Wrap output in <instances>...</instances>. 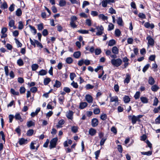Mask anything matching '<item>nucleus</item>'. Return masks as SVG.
<instances>
[{"label": "nucleus", "mask_w": 160, "mask_h": 160, "mask_svg": "<svg viewBox=\"0 0 160 160\" xmlns=\"http://www.w3.org/2000/svg\"><path fill=\"white\" fill-rule=\"evenodd\" d=\"M111 62L112 65L114 67H118L122 64V60L120 58L112 59L111 60Z\"/></svg>", "instance_id": "obj_1"}, {"label": "nucleus", "mask_w": 160, "mask_h": 160, "mask_svg": "<svg viewBox=\"0 0 160 160\" xmlns=\"http://www.w3.org/2000/svg\"><path fill=\"white\" fill-rule=\"evenodd\" d=\"M110 99L111 105L113 107H114L118 104V98L117 96L111 97Z\"/></svg>", "instance_id": "obj_2"}, {"label": "nucleus", "mask_w": 160, "mask_h": 160, "mask_svg": "<svg viewBox=\"0 0 160 160\" xmlns=\"http://www.w3.org/2000/svg\"><path fill=\"white\" fill-rule=\"evenodd\" d=\"M77 19V17L75 16H72L70 18V25L71 27L75 28L77 27L75 22Z\"/></svg>", "instance_id": "obj_3"}, {"label": "nucleus", "mask_w": 160, "mask_h": 160, "mask_svg": "<svg viewBox=\"0 0 160 160\" xmlns=\"http://www.w3.org/2000/svg\"><path fill=\"white\" fill-rule=\"evenodd\" d=\"M58 140V138L57 137L52 139L50 142V145L49 147L50 149L53 148L55 147L57 143Z\"/></svg>", "instance_id": "obj_4"}, {"label": "nucleus", "mask_w": 160, "mask_h": 160, "mask_svg": "<svg viewBox=\"0 0 160 160\" xmlns=\"http://www.w3.org/2000/svg\"><path fill=\"white\" fill-rule=\"evenodd\" d=\"M96 29L97 31L96 33L97 35L100 36L101 35L103 34L104 28L102 26L96 27Z\"/></svg>", "instance_id": "obj_5"}, {"label": "nucleus", "mask_w": 160, "mask_h": 160, "mask_svg": "<svg viewBox=\"0 0 160 160\" xmlns=\"http://www.w3.org/2000/svg\"><path fill=\"white\" fill-rule=\"evenodd\" d=\"M115 2V0H103L102 2V6L103 7H106L107 4H110V3H114Z\"/></svg>", "instance_id": "obj_6"}, {"label": "nucleus", "mask_w": 160, "mask_h": 160, "mask_svg": "<svg viewBox=\"0 0 160 160\" xmlns=\"http://www.w3.org/2000/svg\"><path fill=\"white\" fill-rule=\"evenodd\" d=\"M147 40L148 41V46H153L154 44V40L150 36H148L147 37Z\"/></svg>", "instance_id": "obj_7"}, {"label": "nucleus", "mask_w": 160, "mask_h": 160, "mask_svg": "<svg viewBox=\"0 0 160 160\" xmlns=\"http://www.w3.org/2000/svg\"><path fill=\"white\" fill-rule=\"evenodd\" d=\"M85 99L89 103H91L92 102L93 99L92 96L89 94H87L85 96Z\"/></svg>", "instance_id": "obj_8"}, {"label": "nucleus", "mask_w": 160, "mask_h": 160, "mask_svg": "<svg viewBox=\"0 0 160 160\" xmlns=\"http://www.w3.org/2000/svg\"><path fill=\"white\" fill-rule=\"evenodd\" d=\"M73 112L71 111H69L66 114L67 117L69 119L72 120L73 119Z\"/></svg>", "instance_id": "obj_9"}, {"label": "nucleus", "mask_w": 160, "mask_h": 160, "mask_svg": "<svg viewBox=\"0 0 160 160\" xmlns=\"http://www.w3.org/2000/svg\"><path fill=\"white\" fill-rule=\"evenodd\" d=\"M14 117L16 120H18L21 122H22L23 121V119L21 117V116L19 113H16Z\"/></svg>", "instance_id": "obj_10"}, {"label": "nucleus", "mask_w": 160, "mask_h": 160, "mask_svg": "<svg viewBox=\"0 0 160 160\" xmlns=\"http://www.w3.org/2000/svg\"><path fill=\"white\" fill-rule=\"evenodd\" d=\"M96 132V130L92 128H91L88 131L89 134L92 136L95 135Z\"/></svg>", "instance_id": "obj_11"}, {"label": "nucleus", "mask_w": 160, "mask_h": 160, "mask_svg": "<svg viewBox=\"0 0 160 160\" xmlns=\"http://www.w3.org/2000/svg\"><path fill=\"white\" fill-rule=\"evenodd\" d=\"M132 118V122L133 124H135L136 121L138 120V118H137L136 116L133 115L132 116L131 115L129 116V118Z\"/></svg>", "instance_id": "obj_12"}, {"label": "nucleus", "mask_w": 160, "mask_h": 160, "mask_svg": "<svg viewBox=\"0 0 160 160\" xmlns=\"http://www.w3.org/2000/svg\"><path fill=\"white\" fill-rule=\"evenodd\" d=\"M98 122L97 119L96 118H93L92 120V125L93 127H95L97 126Z\"/></svg>", "instance_id": "obj_13"}, {"label": "nucleus", "mask_w": 160, "mask_h": 160, "mask_svg": "<svg viewBox=\"0 0 160 160\" xmlns=\"http://www.w3.org/2000/svg\"><path fill=\"white\" fill-rule=\"evenodd\" d=\"M131 79L130 75L128 73L126 74V77L124 81L125 83H128L130 81Z\"/></svg>", "instance_id": "obj_14"}, {"label": "nucleus", "mask_w": 160, "mask_h": 160, "mask_svg": "<svg viewBox=\"0 0 160 160\" xmlns=\"http://www.w3.org/2000/svg\"><path fill=\"white\" fill-rule=\"evenodd\" d=\"M35 122L32 121H30L27 122V125L28 127L30 128L32 126H35Z\"/></svg>", "instance_id": "obj_15"}, {"label": "nucleus", "mask_w": 160, "mask_h": 160, "mask_svg": "<svg viewBox=\"0 0 160 160\" xmlns=\"http://www.w3.org/2000/svg\"><path fill=\"white\" fill-rule=\"evenodd\" d=\"M112 52L113 53L117 54L119 53V50L116 46H114L112 48Z\"/></svg>", "instance_id": "obj_16"}, {"label": "nucleus", "mask_w": 160, "mask_h": 160, "mask_svg": "<svg viewBox=\"0 0 160 160\" xmlns=\"http://www.w3.org/2000/svg\"><path fill=\"white\" fill-rule=\"evenodd\" d=\"M88 105V104L86 102H82L80 103L79 108L81 109H83L86 107Z\"/></svg>", "instance_id": "obj_17"}, {"label": "nucleus", "mask_w": 160, "mask_h": 160, "mask_svg": "<svg viewBox=\"0 0 160 160\" xmlns=\"http://www.w3.org/2000/svg\"><path fill=\"white\" fill-rule=\"evenodd\" d=\"M117 22L119 26H122L123 21L122 18L120 17L118 18L117 20Z\"/></svg>", "instance_id": "obj_18"}, {"label": "nucleus", "mask_w": 160, "mask_h": 160, "mask_svg": "<svg viewBox=\"0 0 160 160\" xmlns=\"http://www.w3.org/2000/svg\"><path fill=\"white\" fill-rule=\"evenodd\" d=\"M47 73V72L45 70L42 69L38 72L39 75L44 76L46 75Z\"/></svg>", "instance_id": "obj_19"}, {"label": "nucleus", "mask_w": 160, "mask_h": 160, "mask_svg": "<svg viewBox=\"0 0 160 160\" xmlns=\"http://www.w3.org/2000/svg\"><path fill=\"white\" fill-rule=\"evenodd\" d=\"M81 55V52L80 51L75 52L73 54L74 57L76 58H79Z\"/></svg>", "instance_id": "obj_20"}, {"label": "nucleus", "mask_w": 160, "mask_h": 160, "mask_svg": "<svg viewBox=\"0 0 160 160\" xmlns=\"http://www.w3.org/2000/svg\"><path fill=\"white\" fill-rule=\"evenodd\" d=\"M140 99L143 103H146L148 102V99L145 97H142L140 98Z\"/></svg>", "instance_id": "obj_21"}, {"label": "nucleus", "mask_w": 160, "mask_h": 160, "mask_svg": "<svg viewBox=\"0 0 160 160\" xmlns=\"http://www.w3.org/2000/svg\"><path fill=\"white\" fill-rule=\"evenodd\" d=\"M148 82L149 84L152 85L154 83L155 81L152 77H150L149 78Z\"/></svg>", "instance_id": "obj_22"}, {"label": "nucleus", "mask_w": 160, "mask_h": 160, "mask_svg": "<svg viewBox=\"0 0 160 160\" xmlns=\"http://www.w3.org/2000/svg\"><path fill=\"white\" fill-rule=\"evenodd\" d=\"M11 93L14 95H19V92L18 91H15L13 88H11L10 89Z\"/></svg>", "instance_id": "obj_23"}, {"label": "nucleus", "mask_w": 160, "mask_h": 160, "mask_svg": "<svg viewBox=\"0 0 160 160\" xmlns=\"http://www.w3.org/2000/svg\"><path fill=\"white\" fill-rule=\"evenodd\" d=\"M124 102L126 103H128L130 100V98L128 96H125L123 98Z\"/></svg>", "instance_id": "obj_24"}, {"label": "nucleus", "mask_w": 160, "mask_h": 160, "mask_svg": "<svg viewBox=\"0 0 160 160\" xmlns=\"http://www.w3.org/2000/svg\"><path fill=\"white\" fill-rule=\"evenodd\" d=\"M8 7V4L5 1H4L0 6V8L3 9L7 8Z\"/></svg>", "instance_id": "obj_25"}, {"label": "nucleus", "mask_w": 160, "mask_h": 160, "mask_svg": "<svg viewBox=\"0 0 160 160\" xmlns=\"http://www.w3.org/2000/svg\"><path fill=\"white\" fill-rule=\"evenodd\" d=\"M38 65L37 64H32L31 66L32 70L35 71L38 68Z\"/></svg>", "instance_id": "obj_26"}, {"label": "nucleus", "mask_w": 160, "mask_h": 160, "mask_svg": "<svg viewBox=\"0 0 160 160\" xmlns=\"http://www.w3.org/2000/svg\"><path fill=\"white\" fill-rule=\"evenodd\" d=\"M159 88L158 86L156 85H153L151 87V90L154 92L157 91Z\"/></svg>", "instance_id": "obj_27"}, {"label": "nucleus", "mask_w": 160, "mask_h": 160, "mask_svg": "<svg viewBox=\"0 0 160 160\" xmlns=\"http://www.w3.org/2000/svg\"><path fill=\"white\" fill-rule=\"evenodd\" d=\"M98 17L102 19L103 20H107L108 18L107 16H105L103 14H100L98 15Z\"/></svg>", "instance_id": "obj_28"}, {"label": "nucleus", "mask_w": 160, "mask_h": 160, "mask_svg": "<svg viewBox=\"0 0 160 160\" xmlns=\"http://www.w3.org/2000/svg\"><path fill=\"white\" fill-rule=\"evenodd\" d=\"M115 41L114 39H112L109 41L108 45L109 46H112L115 45Z\"/></svg>", "instance_id": "obj_29"}, {"label": "nucleus", "mask_w": 160, "mask_h": 160, "mask_svg": "<svg viewBox=\"0 0 160 160\" xmlns=\"http://www.w3.org/2000/svg\"><path fill=\"white\" fill-rule=\"evenodd\" d=\"M50 81L51 80L49 78H45L43 82L44 85H48Z\"/></svg>", "instance_id": "obj_30"}, {"label": "nucleus", "mask_w": 160, "mask_h": 160, "mask_svg": "<svg viewBox=\"0 0 160 160\" xmlns=\"http://www.w3.org/2000/svg\"><path fill=\"white\" fill-rule=\"evenodd\" d=\"M61 86V82L58 81L56 80L55 84L53 86L54 87L58 88Z\"/></svg>", "instance_id": "obj_31"}, {"label": "nucleus", "mask_w": 160, "mask_h": 160, "mask_svg": "<svg viewBox=\"0 0 160 160\" xmlns=\"http://www.w3.org/2000/svg\"><path fill=\"white\" fill-rule=\"evenodd\" d=\"M29 27L30 28L31 31L34 33V34H36L37 32V30L35 28L31 25H29Z\"/></svg>", "instance_id": "obj_32"}, {"label": "nucleus", "mask_w": 160, "mask_h": 160, "mask_svg": "<svg viewBox=\"0 0 160 160\" xmlns=\"http://www.w3.org/2000/svg\"><path fill=\"white\" fill-rule=\"evenodd\" d=\"M66 4V2L64 0H60L59 2V5L61 7L64 6Z\"/></svg>", "instance_id": "obj_33"}, {"label": "nucleus", "mask_w": 160, "mask_h": 160, "mask_svg": "<svg viewBox=\"0 0 160 160\" xmlns=\"http://www.w3.org/2000/svg\"><path fill=\"white\" fill-rule=\"evenodd\" d=\"M27 140H25L23 138H22L20 139L19 141V144L22 145L23 144H24L25 143V142L27 141Z\"/></svg>", "instance_id": "obj_34"}, {"label": "nucleus", "mask_w": 160, "mask_h": 160, "mask_svg": "<svg viewBox=\"0 0 160 160\" xmlns=\"http://www.w3.org/2000/svg\"><path fill=\"white\" fill-rule=\"evenodd\" d=\"M23 28V25L22 22L21 21H19L18 22V29L20 30L22 29Z\"/></svg>", "instance_id": "obj_35"}, {"label": "nucleus", "mask_w": 160, "mask_h": 160, "mask_svg": "<svg viewBox=\"0 0 160 160\" xmlns=\"http://www.w3.org/2000/svg\"><path fill=\"white\" fill-rule=\"evenodd\" d=\"M36 144V141H33L32 142L30 145V148L31 149L34 150L35 149L34 145Z\"/></svg>", "instance_id": "obj_36"}, {"label": "nucleus", "mask_w": 160, "mask_h": 160, "mask_svg": "<svg viewBox=\"0 0 160 160\" xmlns=\"http://www.w3.org/2000/svg\"><path fill=\"white\" fill-rule=\"evenodd\" d=\"M34 132V131L32 129H29L27 132V134L28 136H32Z\"/></svg>", "instance_id": "obj_37"}, {"label": "nucleus", "mask_w": 160, "mask_h": 160, "mask_svg": "<svg viewBox=\"0 0 160 160\" xmlns=\"http://www.w3.org/2000/svg\"><path fill=\"white\" fill-rule=\"evenodd\" d=\"M141 153L142 155L150 156L152 154V152L151 151H149L147 152H141Z\"/></svg>", "instance_id": "obj_38"}, {"label": "nucleus", "mask_w": 160, "mask_h": 160, "mask_svg": "<svg viewBox=\"0 0 160 160\" xmlns=\"http://www.w3.org/2000/svg\"><path fill=\"white\" fill-rule=\"evenodd\" d=\"M66 61L67 63L70 64L72 62L73 60L71 58L68 57L66 58Z\"/></svg>", "instance_id": "obj_39"}, {"label": "nucleus", "mask_w": 160, "mask_h": 160, "mask_svg": "<svg viewBox=\"0 0 160 160\" xmlns=\"http://www.w3.org/2000/svg\"><path fill=\"white\" fill-rule=\"evenodd\" d=\"M9 26L10 27H12L14 25V21L13 20H11L8 23Z\"/></svg>", "instance_id": "obj_40"}, {"label": "nucleus", "mask_w": 160, "mask_h": 160, "mask_svg": "<svg viewBox=\"0 0 160 160\" xmlns=\"http://www.w3.org/2000/svg\"><path fill=\"white\" fill-rule=\"evenodd\" d=\"M114 27V25L112 23H110L108 25V30L111 31L113 29Z\"/></svg>", "instance_id": "obj_41"}, {"label": "nucleus", "mask_w": 160, "mask_h": 160, "mask_svg": "<svg viewBox=\"0 0 160 160\" xmlns=\"http://www.w3.org/2000/svg\"><path fill=\"white\" fill-rule=\"evenodd\" d=\"M78 32L82 34H86L88 33V31L85 30H80L78 31Z\"/></svg>", "instance_id": "obj_42"}, {"label": "nucleus", "mask_w": 160, "mask_h": 160, "mask_svg": "<svg viewBox=\"0 0 160 160\" xmlns=\"http://www.w3.org/2000/svg\"><path fill=\"white\" fill-rule=\"evenodd\" d=\"M94 86L92 85L89 84H87L85 86V88L86 89H92L94 88Z\"/></svg>", "instance_id": "obj_43"}, {"label": "nucleus", "mask_w": 160, "mask_h": 160, "mask_svg": "<svg viewBox=\"0 0 160 160\" xmlns=\"http://www.w3.org/2000/svg\"><path fill=\"white\" fill-rule=\"evenodd\" d=\"M22 12L21 10L18 8L16 11V15L18 16H20L22 14Z\"/></svg>", "instance_id": "obj_44"}, {"label": "nucleus", "mask_w": 160, "mask_h": 160, "mask_svg": "<svg viewBox=\"0 0 160 160\" xmlns=\"http://www.w3.org/2000/svg\"><path fill=\"white\" fill-rule=\"evenodd\" d=\"M17 63L18 65L19 66H21L23 65V62L22 60L21 59H18L17 61Z\"/></svg>", "instance_id": "obj_45"}, {"label": "nucleus", "mask_w": 160, "mask_h": 160, "mask_svg": "<svg viewBox=\"0 0 160 160\" xmlns=\"http://www.w3.org/2000/svg\"><path fill=\"white\" fill-rule=\"evenodd\" d=\"M26 89L23 87H20L19 90L21 94H23L25 92Z\"/></svg>", "instance_id": "obj_46"}, {"label": "nucleus", "mask_w": 160, "mask_h": 160, "mask_svg": "<svg viewBox=\"0 0 160 160\" xmlns=\"http://www.w3.org/2000/svg\"><path fill=\"white\" fill-rule=\"evenodd\" d=\"M86 24L88 25V26H90L91 25V20L90 19H87L86 20Z\"/></svg>", "instance_id": "obj_47"}, {"label": "nucleus", "mask_w": 160, "mask_h": 160, "mask_svg": "<svg viewBox=\"0 0 160 160\" xmlns=\"http://www.w3.org/2000/svg\"><path fill=\"white\" fill-rule=\"evenodd\" d=\"M107 118V116L105 114H102L100 116V118L102 120H105Z\"/></svg>", "instance_id": "obj_48"}, {"label": "nucleus", "mask_w": 160, "mask_h": 160, "mask_svg": "<svg viewBox=\"0 0 160 160\" xmlns=\"http://www.w3.org/2000/svg\"><path fill=\"white\" fill-rule=\"evenodd\" d=\"M72 131L74 133L77 132L78 130V127L76 126H73L71 128Z\"/></svg>", "instance_id": "obj_49"}, {"label": "nucleus", "mask_w": 160, "mask_h": 160, "mask_svg": "<svg viewBox=\"0 0 160 160\" xmlns=\"http://www.w3.org/2000/svg\"><path fill=\"white\" fill-rule=\"evenodd\" d=\"M4 69L5 72V75L6 76H8L9 75L8 69V66H5L4 67Z\"/></svg>", "instance_id": "obj_50"}, {"label": "nucleus", "mask_w": 160, "mask_h": 160, "mask_svg": "<svg viewBox=\"0 0 160 160\" xmlns=\"http://www.w3.org/2000/svg\"><path fill=\"white\" fill-rule=\"evenodd\" d=\"M109 12L111 14L116 13V11L112 8H111L109 9Z\"/></svg>", "instance_id": "obj_51"}, {"label": "nucleus", "mask_w": 160, "mask_h": 160, "mask_svg": "<svg viewBox=\"0 0 160 160\" xmlns=\"http://www.w3.org/2000/svg\"><path fill=\"white\" fill-rule=\"evenodd\" d=\"M38 28L39 30H41L43 28V24L41 23L40 24L38 25Z\"/></svg>", "instance_id": "obj_52"}, {"label": "nucleus", "mask_w": 160, "mask_h": 160, "mask_svg": "<svg viewBox=\"0 0 160 160\" xmlns=\"http://www.w3.org/2000/svg\"><path fill=\"white\" fill-rule=\"evenodd\" d=\"M140 96V92H137L134 96V97L135 99H137L139 98Z\"/></svg>", "instance_id": "obj_53"}, {"label": "nucleus", "mask_w": 160, "mask_h": 160, "mask_svg": "<svg viewBox=\"0 0 160 160\" xmlns=\"http://www.w3.org/2000/svg\"><path fill=\"white\" fill-rule=\"evenodd\" d=\"M89 5V3L87 1H84L83 2L82 8H84L86 6L88 5Z\"/></svg>", "instance_id": "obj_54"}, {"label": "nucleus", "mask_w": 160, "mask_h": 160, "mask_svg": "<svg viewBox=\"0 0 160 160\" xmlns=\"http://www.w3.org/2000/svg\"><path fill=\"white\" fill-rule=\"evenodd\" d=\"M37 91V88L35 87H32L30 89V91L33 93L36 92Z\"/></svg>", "instance_id": "obj_55"}, {"label": "nucleus", "mask_w": 160, "mask_h": 160, "mask_svg": "<svg viewBox=\"0 0 160 160\" xmlns=\"http://www.w3.org/2000/svg\"><path fill=\"white\" fill-rule=\"evenodd\" d=\"M76 77V75L74 73H71L70 75V77L71 80H73L74 78Z\"/></svg>", "instance_id": "obj_56"}, {"label": "nucleus", "mask_w": 160, "mask_h": 160, "mask_svg": "<svg viewBox=\"0 0 160 160\" xmlns=\"http://www.w3.org/2000/svg\"><path fill=\"white\" fill-rule=\"evenodd\" d=\"M16 43L17 45V47H21L22 46V44L17 39L15 38V39Z\"/></svg>", "instance_id": "obj_57"}, {"label": "nucleus", "mask_w": 160, "mask_h": 160, "mask_svg": "<svg viewBox=\"0 0 160 160\" xmlns=\"http://www.w3.org/2000/svg\"><path fill=\"white\" fill-rule=\"evenodd\" d=\"M115 34L117 36L119 37L120 36L121 34V32L120 30L118 29H116L115 31Z\"/></svg>", "instance_id": "obj_58"}, {"label": "nucleus", "mask_w": 160, "mask_h": 160, "mask_svg": "<svg viewBox=\"0 0 160 160\" xmlns=\"http://www.w3.org/2000/svg\"><path fill=\"white\" fill-rule=\"evenodd\" d=\"M106 138H102L100 142V145L101 146H102L104 144L105 141L106 140Z\"/></svg>", "instance_id": "obj_59"}, {"label": "nucleus", "mask_w": 160, "mask_h": 160, "mask_svg": "<svg viewBox=\"0 0 160 160\" xmlns=\"http://www.w3.org/2000/svg\"><path fill=\"white\" fill-rule=\"evenodd\" d=\"M35 42L38 47H40L41 48H43V46L41 43L38 41L35 40Z\"/></svg>", "instance_id": "obj_60"}, {"label": "nucleus", "mask_w": 160, "mask_h": 160, "mask_svg": "<svg viewBox=\"0 0 160 160\" xmlns=\"http://www.w3.org/2000/svg\"><path fill=\"white\" fill-rule=\"evenodd\" d=\"M84 64V60L83 59H81L79 60L78 63V66H82Z\"/></svg>", "instance_id": "obj_61"}, {"label": "nucleus", "mask_w": 160, "mask_h": 160, "mask_svg": "<svg viewBox=\"0 0 160 160\" xmlns=\"http://www.w3.org/2000/svg\"><path fill=\"white\" fill-rule=\"evenodd\" d=\"M149 67V64H147L143 68L142 71L143 72H145L146 70L148 69Z\"/></svg>", "instance_id": "obj_62"}, {"label": "nucleus", "mask_w": 160, "mask_h": 160, "mask_svg": "<svg viewBox=\"0 0 160 160\" xmlns=\"http://www.w3.org/2000/svg\"><path fill=\"white\" fill-rule=\"evenodd\" d=\"M101 52V51L100 49H96L95 51V52L96 55H99Z\"/></svg>", "instance_id": "obj_63"}, {"label": "nucleus", "mask_w": 160, "mask_h": 160, "mask_svg": "<svg viewBox=\"0 0 160 160\" xmlns=\"http://www.w3.org/2000/svg\"><path fill=\"white\" fill-rule=\"evenodd\" d=\"M42 34L43 36H46L48 34V30L46 29H44L43 30Z\"/></svg>", "instance_id": "obj_64"}]
</instances>
